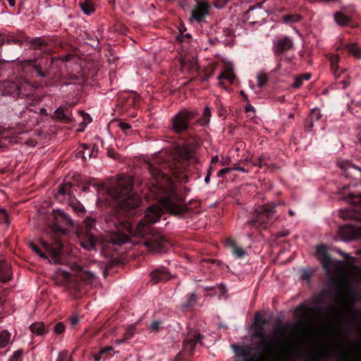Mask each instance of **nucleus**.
Returning a JSON list of instances; mask_svg holds the SVG:
<instances>
[{
  "label": "nucleus",
  "instance_id": "obj_51",
  "mask_svg": "<svg viewBox=\"0 0 361 361\" xmlns=\"http://www.w3.org/2000/svg\"><path fill=\"white\" fill-rule=\"evenodd\" d=\"M70 322L72 326H75L78 323V318L76 316L72 317L70 319Z\"/></svg>",
  "mask_w": 361,
  "mask_h": 361
},
{
  "label": "nucleus",
  "instance_id": "obj_60",
  "mask_svg": "<svg viewBox=\"0 0 361 361\" xmlns=\"http://www.w3.org/2000/svg\"><path fill=\"white\" fill-rule=\"evenodd\" d=\"M180 356H181V353H179V354L176 356V357L175 358V361H178V360H179V359H180Z\"/></svg>",
  "mask_w": 361,
  "mask_h": 361
},
{
  "label": "nucleus",
  "instance_id": "obj_61",
  "mask_svg": "<svg viewBox=\"0 0 361 361\" xmlns=\"http://www.w3.org/2000/svg\"><path fill=\"white\" fill-rule=\"evenodd\" d=\"M340 253H341V255H343L345 257V259H348V258H350V256H349V255H348V254H343V253H341V252H340Z\"/></svg>",
  "mask_w": 361,
  "mask_h": 361
},
{
  "label": "nucleus",
  "instance_id": "obj_20",
  "mask_svg": "<svg viewBox=\"0 0 361 361\" xmlns=\"http://www.w3.org/2000/svg\"><path fill=\"white\" fill-rule=\"evenodd\" d=\"M170 278V274L165 269H158L151 273V280L154 283L166 281Z\"/></svg>",
  "mask_w": 361,
  "mask_h": 361
},
{
  "label": "nucleus",
  "instance_id": "obj_53",
  "mask_svg": "<svg viewBox=\"0 0 361 361\" xmlns=\"http://www.w3.org/2000/svg\"><path fill=\"white\" fill-rule=\"evenodd\" d=\"M61 275L65 278V279H68L69 277V273L68 271H61Z\"/></svg>",
  "mask_w": 361,
  "mask_h": 361
},
{
  "label": "nucleus",
  "instance_id": "obj_62",
  "mask_svg": "<svg viewBox=\"0 0 361 361\" xmlns=\"http://www.w3.org/2000/svg\"><path fill=\"white\" fill-rule=\"evenodd\" d=\"M289 214H290L291 216L295 215V212H294L293 210H291V209H290V210H289Z\"/></svg>",
  "mask_w": 361,
  "mask_h": 361
},
{
  "label": "nucleus",
  "instance_id": "obj_35",
  "mask_svg": "<svg viewBox=\"0 0 361 361\" xmlns=\"http://www.w3.org/2000/svg\"><path fill=\"white\" fill-rule=\"evenodd\" d=\"M82 147L85 150L81 149L78 152V154L85 160H86L87 157L90 159L92 157L93 152L92 151L90 152V149L87 147V146L85 144L82 145Z\"/></svg>",
  "mask_w": 361,
  "mask_h": 361
},
{
  "label": "nucleus",
  "instance_id": "obj_26",
  "mask_svg": "<svg viewBox=\"0 0 361 361\" xmlns=\"http://www.w3.org/2000/svg\"><path fill=\"white\" fill-rule=\"evenodd\" d=\"M334 19L337 24H338L341 26L347 25L350 20V17L345 15L343 12H336L334 14Z\"/></svg>",
  "mask_w": 361,
  "mask_h": 361
},
{
  "label": "nucleus",
  "instance_id": "obj_41",
  "mask_svg": "<svg viewBox=\"0 0 361 361\" xmlns=\"http://www.w3.org/2000/svg\"><path fill=\"white\" fill-rule=\"evenodd\" d=\"M64 329L65 326L62 322L57 323L54 326V331L58 334L63 333Z\"/></svg>",
  "mask_w": 361,
  "mask_h": 361
},
{
  "label": "nucleus",
  "instance_id": "obj_52",
  "mask_svg": "<svg viewBox=\"0 0 361 361\" xmlns=\"http://www.w3.org/2000/svg\"><path fill=\"white\" fill-rule=\"evenodd\" d=\"M233 170L240 171L243 173H247L248 170H246L244 167L236 166L232 169Z\"/></svg>",
  "mask_w": 361,
  "mask_h": 361
},
{
  "label": "nucleus",
  "instance_id": "obj_50",
  "mask_svg": "<svg viewBox=\"0 0 361 361\" xmlns=\"http://www.w3.org/2000/svg\"><path fill=\"white\" fill-rule=\"evenodd\" d=\"M112 350H113V348L111 346L105 347L104 348H102L99 350V354L100 355H104V353H107L109 351H111Z\"/></svg>",
  "mask_w": 361,
  "mask_h": 361
},
{
  "label": "nucleus",
  "instance_id": "obj_10",
  "mask_svg": "<svg viewBox=\"0 0 361 361\" xmlns=\"http://www.w3.org/2000/svg\"><path fill=\"white\" fill-rule=\"evenodd\" d=\"M210 4L204 0L197 1L196 5L192 11L190 21L200 23L208 16Z\"/></svg>",
  "mask_w": 361,
  "mask_h": 361
},
{
  "label": "nucleus",
  "instance_id": "obj_45",
  "mask_svg": "<svg viewBox=\"0 0 361 361\" xmlns=\"http://www.w3.org/2000/svg\"><path fill=\"white\" fill-rule=\"evenodd\" d=\"M196 300H197V297H196V295L195 293H192L190 295V298L188 299V302L187 303V306H191V305H193L195 302H196Z\"/></svg>",
  "mask_w": 361,
  "mask_h": 361
},
{
  "label": "nucleus",
  "instance_id": "obj_28",
  "mask_svg": "<svg viewBox=\"0 0 361 361\" xmlns=\"http://www.w3.org/2000/svg\"><path fill=\"white\" fill-rule=\"evenodd\" d=\"M346 49L357 59H361V47L355 44H349L345 46Z\"/></svg>",
  "mask_w": 361,
  "mask_h": 361
},
{
  "label": "nucleus",
  "instance_id": "obj_8",
  "mask_svg": "<svg viewBox=\"0 0 361 361\" xmlns=\"http://www.w3.org/2000/svg\"><path fill=\"white\" fill-rule=\"evenodd\" d=\"M196 112L183 110L172 119V127L175 132L180 133L187 130L188 122L196 116Z\"/></svg>",
  "mask_w": 361,
  "mask_h": 361
},
{
  "label": "nucleus",
  "instance_id": "obj_1",
  "mask_svg": "<svg viewBox=\"0 0 361 361\" xmlns=\"http://www.w3.org/2000/svg\"><path fill=\"white\" fill-rule=\"evenodd\" d=\"M256 361H361V338L349 342H327L306 347L302 342L265 337L256 331Z\"/></svg>",
  "mask_w": 361,
  "mask_h": 361
},
{
  "label": "nucleus",
  "instance_id": "obj_44",
  "mask_svg": "<svg viewBox=\"0 0 361 361\" xmlns=\"http://www.w3.org/2000/svg\"><path fill=\"white\" fill-rule=\"evenodd\" d=\"M81 116L82 117L83 121L85 123H90L92 121L90 116L84 111L80 112Z\"/></svg>",
  "mask_w": 361,
  "mask_h": 361
},
{
  "label": "nucleus",
  "instance_id": "obj_21",
  "mask_svg": "<svg viewBox=\"0 0 361 361\" xmlns=\"http://www.w3.org/2000/svg\"><path fill=\"white\" fill-rule=\"evenodd\" d=\"M177 159L182 161H188L192 158L193 152L187 146L179 147L177 150Z\"/></svg>",
  "mask_w": 361,
  "mask_h": 361
},
{
  "label": "nucleus",
  "instance_id": "obj_3",
  "mask_svg": "<svg viewBox=\"0 0 361 361\" xmlns=\"http://www.w3.org/2000/svg\"><path fill=\"white\" fill-rule=\"evenodd\" d=\"M132 188V178L120 175L115 186L108 190L113 198L120 200L119 207L123 212L135 209L140 204V197L133 192Z\"/></svg>",
  "mask_w": 361,
  "mask_h": 361
},
{
  "label": "nucleus",
  "instance_id": "obj_56",
  "mask_svg": "<svg viewBox=\"0 0 361 361\" xmlns=\"http://www.w3.org/2000/svg\"><path fill=\"white\" fill-rule=\"evenodd\" d=\"M312 114H317V118H319V111L317 109H313Z\"/></svg>",
  "mask_w": 361,
  "mask_h": 361
},
{
  "label": "nucleus",
  "instance_id": "obj_54",
  "mask_svg": "<svg viewBox=\"0 0 361 361\" xmlns=\"http://www.w3.org/2000/svg\"><path fill=\"white\" fill-rule=\"evenodd\" d=\"M6 1L11 7H14L16 5V0H6Z\"/></svg>",
  "mask_w": 361,
  "mask_h": 361
},
{
  "label": "nucleus",
  "instance_id": "obj_17",
  "mask_svg": "<svg viewBox=\"0 0 361 361\" xmlns=\"http://www.w3.org/2000/svg\"><path fill=\"white\" fill-rule=\"evenodd\" d=\"M293 47V42L292 39L288 37H284L274 43L273 50L274 53H282L290 49Z\"/></svg>",
  "mask_w": 361,
  "mask_h": 361
},
{
  "label": "nucleus",
  "instance_id": "obj_59",
  "mask_svg": "<svg viewBox=\"0 0 361 361\" xmlns=\"http://www.w3.org/2000/svg\"><path fill=\"white\" fill-rule=\"evenodd\" d=\"M204 181L206 183H209V174L205 177Z\"/></svg>",
  "mask_w": 361,
  "mask_h": 361
},
{
  "label": "nucleus",
  "instance_id": "obj_33",
  "mask_svg": "<svg viewBox=\"0 0 361 361\" xmlns=\"http://www.w3.org/2000/svg\"><path fill=\"white\" fill-rule=\"evenodd\" d=\"M28 63L30 66H32L34 71L36 73V75L40 77H44L45 73L43 71V68L40 63H37V62L28 61Z\"/></svg>",
  "mask_w": 361,
  "mask_h": 361
},
{
  "label": "nucleus",
  "instance_id": "obj_6",
  "mask_svg": "<svg viewBox=\"0 0 361 361\" xmlns=\"http://www.w3.org/2000/svg\"><path fill=\"white\" fill-rule=\"evenodd\" d=\"M73 195L72 185L68 182H65L59 189L56 198L60 202H67L69 205L76 212H82L84 207L72 197Z\"/></svg>",
  "mask_w": 361,
  "mask_h": 361
},
{
  "label": "nucleus",
  "instance_id": "obj_37",
  "mask_svg": "<svg viewBox=\"0 0 361 361\" xmlns=\"http://www.w3.org/2000/svg\"><path fill=\"white\" fill-rule=\"evenodd\" d=\"M211 116V111L210 109L207 106H206L204 109L203 111V117L201 119V124H205L209 122V117Z\"/></svg>",
  "mask_w": 361,
  "mask_h": 361
},
{
  "label": "nucleus",
  "instance_id": "obj_16",
  "mask_svg": "<svg viewBox=\"0 0 361 361\" xmlns=\"http://www.w3.org/2000/svg\"><path fill=\"white\" fill-rule=\"evenodd\" d=\"M201 335L196 332H195L193 334H189L183 342L184 350L190 355L197 343L198 342L201 343Z\"/></svg>",
  "mask_w": 361,
  "mask_h": 361
},
{
  "label": "nucleus",
  "instance_id": "obj_27",
  "mask_svg": "<svg viewBox=\"0 0 361 361\" xmlns=\"http://www.w3.org/2000/svg\"><path fill=\"white\" fill-rule=\"evenodd\" d=\"M329 59L330 61L332 73L336 75L339 70L338 63L340 61V57L338 54H333L329 56Z\"/></svg>",
  "mask_w": 361,
  "mask_h": 361
},
{
  "label": "nucleus",
  "instance_id": "obj_31",
  "mask_svg": "<svg viewBox=\"0 0 361 361\" xmlns=\"http://www.w3.org/2000/svg\"><path fill=\"white\" fill-rule=\"evenodd\" d=\"M30 44L33 49L42 50L45 47V42L41 37H36L30 41Z\"/></svg>",
  "mask_w": 361,
  "mask_h": 361
},
{
  "label": "nucleus",
  "instance_id": "obj_34",
  "mask_svg": "<svg viewBox=\"0 0 361 361\" xmlns=\"http://www.w3.org/2000/svg\"><path fill=\"white\" fill-rule=\"evenodd\" d=\"M283 20L285 23H297L301 20V17L298 14L286 15L283 17Z\"/></svg>",
  "mask_w": 361,
  "mask_h": 361
},
{
  "label": "nucleus",
  "instance_id": "obj_19",
  "mask_svg": "<svg viewBox=\"0 0 361 361\" xmlns=\"http://www.w3.org/2000/svg\"><path fill=\"white\" fill-rule=\"evenodd\" d=\"M11 270L8 264L5 260H0V281L6 283L11 279Z\"/></svg>",
  "mask_w": 361,
  "mask_h": 361
},
{
  "label": "nucleus",
  "instance_id": "obj_30",
  "mask_svg": "<svg viewBox=\"0 0 361 361\" xmlns=\"http://www.w3.org/2000/svg\"><path fill=\"white\" fill-rule=\"evenodd\" d=\"M11 334L7 330H2L0 332V348H5L9 343Z\"/></svg>",
  "mask_w": 361,
  "mask_h": 361
},
{
  "label": "nucleus",
  "instance_id": "obj_40",
  "mask_svg": "<svg viewBox=\"0 0 361 361\" xmlns=\"http://www.w3.org/2000/svg\"><path fill=\"white\" fill-rule=\"evenodd\" d=\"M267 76L266 74H259L257 76V84L258 86L262 87L263 86L267 81Z\"/></svg>",
  "mask_w": 361,
  "mask_h": 361
},
{
  "label": "nucleus",
  "instance_id": "obj_29",
  "mask_svg": "<svg viewBox=\"0 0 361 361\" xmlns=\"http://www.w3.org/2000/svg\"><path fill=\"white\" fill-rule=\"evenodd\" d=\"M30 329L33 334L41 336L44 331V324L41 322L33 323L30 325Z\"/></svg>",
  "mask_w": 361,
  "mask_h": 361
},
{
  "label": "nucleus",
  "instance_id": "obj_63",
  "mask_svg": "<svg viewBox=\"0 0 361 361\" xmlns=\"http://www.w3.org/2000/svg\"><path fill=\"white\" fill-rule=\"evenodd\" d=\"M338 298H339V300H341V301L343 300L342 299V294L341 293H339Z\"/></svg>",
  "mask_w": 361,
  "mask_h": 361
},
{
  "label": "nucleus",
  "instance_id": "obj_49",
  "mask_svg": "<svg viewBox=\"0 0 361 361\" xmlns=\"http://www.w3.org/2000/svg\"><path fill=\"white\" fill-rule=\"evenodd\" d=\"M119 126L121 129L125 132L130 128V125L127 123H120Z\"/></svg>",
  "mask_w": 361,
  "mask_h": 361
},
{
  "label": "nucleus",
  "instance_id": "obj_23",
  "mask_svg": "<svg viewBox=\"0 0 361 361\" xmlns=\"http://www.w3.org/2000/svg\"><path fill=\"white\" fill-rule=\"evenodd\" d=\"M80 6L82 12L87 16L92 14L95 11L93 0H82L80 2Z\"/></svg>",
  "mask_w": 361,
  "mask_h": 361
},
{
  "label": "nucleus",
  "instance_id": "obj_32",
  "mask_svg": "<svg viewBox=\"0 0 361 361\" xmlns=\"http://www.w3.org/2000/svg\"><path fill=\"white\" fill-rule=\"evenodd\" d=\"M311 77L310 73H305L301 75L296 76L295 78V81L293 84V87L295 88H299L302 85L304 80H308Z\"/></svg>",
  "mask_w": 361,
  "mask_h": 361
},
{
  "label": "nucleus",
  "instance_id": "obj_11",
  "mask_svg": "<svg viewBox=\"0 0 361 361\" xmlns=\"http://www.w3.org/2000/svg\"><path fill=\"white\" fill-rule=\"evenodd\" d=\"M338 235L343 241L355 240L361 238V228L345 225L339 227Z\"/></svg>",
  "mask_w": 361,
  "mask_h": 361
},
{
  "label": "nucleus",
  "instance_id": "obj_46",
  "mask_svg": "<svg viewBox=\"0 0 361 361\" xmlns=\"http://www.w3.org/2000/svg\"><path fill=\"white\" fill-rule=\"evenodd\" d=\"M343 310L341 308L340 309H338L336 310H335L332 314H331V317L332 318H334L336 322H338L339 319H340V316H341V311Z\"/></svg>",
  "mask_w": 361,
  "mask_h": 361
},
{
  "label": "nucleus",
  "instance_id": "obj_4",
  "mask_svg": "<svg viewBox=\"0 0 361 361\" xmlns=\"http://www.w3.org/2000/svg\"><path fill=\"white\" fill-rule=\"evenodd\" d=\"M49 220L51 222V229L56 234L66 235L73 230L72 219L60 209L54 210Z\"/></svg>",
  "mask_w": 361,
  "mask_h": 361
},
{
  "label": "nucleus",
  "instance_id": "obj_36",
  "mask_svg": "<svg viewBox=\"0 0 361 361\" xmlns=\"http://www.w3.org/2000/svg\"><path fill=\"white\" fill-rule=\"evenodd\" d=\"M23 353L24 352L21 349L15 351L9 357L8 361H22Z\"/></svg>",
  "mask_w": 361,
  "mask_h": 361
},
{
  "label": "nucleus",
  "instance_id": "obj_57",
  "mask_svg": "<svg viewBox=\"0 0 361 361\" xmlns=\"http://www.w3.org/2000/svg\"><path fill=\"white\" fill-rule=\"evenodd\" d=\"M245 109L247 111H250L253 110V107L252 106H247Z\"/></svg>",
  "mask_w": 361,
  "mask_h": 361
},
{
  "label": "nucleus",
  "instance_id": "obj_58",
  "mask_svg": "<svg viewBox=\"0 0 361 361\" xmlns=\"http://www.w3.org/2000/svg\"><path fill=\"white\" fill-rule=\"evenodd\" d=\"M5 43V40L3 38H0V46L4 45Z\"/></svg>",
  "mask_w": 361,
  "mask_h": 361
},
{
  "label": "nucleus",
  "instance_id": "obj_55",
  "mask_svg": "<svg viewBox=\"0 0 361 361\" xmlns=\"http://www.w3.org/2000/svg\"><path fill=\"white\" fill-rule=\"evenodd\" d=\"M102 355H100L99 353L98 355H95L94 356V361H99L102 358Z\"/></svg>",
  "mask_w": 361,
  "mask_h": 361
},
{
  "label": "nucleus",
  "instance_id": "obj_64",
  "mask_svg": "<svg viewBox=\"0 0 361 361\" xmlns=\"http://www.w3.org/2000/svg\"><path fill=\"white\" fill-rule=\"evenodd\" d=\"M44 111H45V109H43V108H42V109H40V112H41V113H43Z\"/></svg>",
  "mask_w": 361,
  "mask_h": 361
},
{
  "label": "nucleus",
  "instance_id": "obj_2",
  "mask_svg": "<svg viewBox=\"0 0 361 361\" xmlns=\"http://www.w3.org/2000/svg\"><path fill=\"white\" fill-rule=\"evenodd\" d=\"M154 161L148 164V169L156 181L152 183L151 190L158 193L157 197L163 196L160 197L157 204L147 208L144 219L139 221L135 227L129 221H114L115 229L110 231L113 233L110 239L113 244L122 245L128 240L130 235H144L149 225L160 220L163 209L174 214L183 211L181 197L175 192L174 185L168 173L169 171L171 172L180 183L188 182V176L181 174L178 166L180 164L176 163L174 166H171L164 163L157 167L155 164H160L159 157L155 158Z\"/></svg>",
  "mask_w": 361,
  "mask_h": 361
},
{
  "label": "nucleus",
  "instance_id": "obj_47",
  "mask_svg": "<svg viewBox=\"0 0 361 361\" xmlns=\"http://www.w3.org/2000/svg\"><path fill=\"white\" fill-rule=\"evenodd\" d=\"M232 170V169L231 168H224L222 169H221L219 172H218V176L219 177H221L224 176V174L225 173H228L229 171H231Z\"/></svg>",
  "mask_w": 361,
  "mask_h": 361
},
{
  "label": "nucleus",
  "instance_id": "obj_15",
  "mask_svg": "<svg viewBox=\"0 0 361 361\" xmlns=\"http://www.w3.org/2000/svg\"><path fill=\"white\" fill-rule=\"evenodd\" d=\"M346 201L353 204L352 210L355 213L354 217L361 220V195L350 192L348 194Z\"/></svg>",
  "mask_w": 361,
  "mask_h": 361
},
{
  "label": "nucleus",
  "instance_id": "obj_9",
  "mask_svg": "<svg viewBox=\"0 0 361 361\" xmlns=\"http://www.w3.org/2000/svg\"><path fill=\"white\" fill-rule=\"evenodd\" d=\"M276 206H269L267 207H260L255 212V219L252 221V224H258L259 226H265L271 222L275 219Z\"/></svg>",
  "mask_w": 361,
  "mask_h": 361
},
{
  "label": "nucleus",
  "instance_id": "obj_18",
  "mask_svg": "<svg viewBox=\"0 0 361 361\" xmlns=\"http://www.w3.org/2000/svg\"><path fill=\"white\" fill-rule=\"evenodd\" d=\"M27 245L37 255L40 257L45 258V253L42 250V248L45 247V240L42 238H39L37 241L30 240Z\"/></svg>",
  "mask_w": 361,
  "mask_h": 361
},
{
  "label": "nucleus",
  "instance_id": "obj_7",
  "mask_svg": "<svg viewBox=\"0 0 361 361\" xmlns=\"http://www.w3.org/2000/svg\"><path fill=\"white\" fill-rule=\"evenodd\" d=\"M317 257L322 262L323 268L326 270L329 274L333 272H339L341 271V267L343 265L341 261L332 260L326 250V247L324 245L318 246L316 251Z\"/></svg>",
  "mask_w": 361,
  "mask_h": 361
},
{
  "label": "nucleus",
  "instance_id": "obj_42",
  "mask_svg": "<svg viewBox=\"0 0 361 361\" xmlns=\"http://www.w3.org/2000/svg\"><path fill=\"white\" fill-rule=\"evenodd\" d=\"M347 165L346 169H348L350 172H357L361 176V169L355 167L350 163H345Z\"/></svg>",
  "mask_w": 361,
  "mask_h": 361
},
{
  "label": "nucleus",
  "instance_id": "obj_24",
  "mask_svg": "<svg viewBox=\"0 0 361 361\" xmlns=\"http://www.w3.org/2000/svg\"><path fill=\"white\" fill-rule=\"evenodd\" d=\"M78 276L82 281L88 284H92L97 280L96 276L93 273L83 270H80L78 272Z\"/></svg>",
  "mask_w": 361,
  "mask_h": 361
},
{
  "label": "nucleus",
  "instance_id": "obj_12",
  "mask_svg": "<svg viewBox=\"0 0 361 361\" xmlns=\"http://www.w3.org/2000/svg\"><path fill=\"white\" fill-rule=\"evenodd\" d=\"M145 245L151 252H164L166 251L169 243L164 236L157 235L152 240L146 241Z\"/></svg>",
  "mask_w": 361,
  "mask_h": 361
},
{
  "label": "nucleus",
  "instance_id": "obj_38",
  "mask_svg": "<svg viewBox=\"0 0 361 361\" xmlns=\"http://www.w3.org/2000/svg\"><path fill=\"white\" fill-rule=\"evenodd\" d=\"M0 218L7 226L10 225L11 221L5 209H0Z\"/></svg>",
  "mask_w": 361,
  "mask_h": 361
},
{
  "label": "nucleus",
  "instance_id": "obj_5",
  "mask_svg": "<svg viewBox=\"0 0 361 361\" xmlns=\"http://www.w3.org/2000/svg\"><path fill=\"white\" fill-rule=\"evenodd\" d=\"M94 220L92 218H87L83 221V227L77 232L80 245L87 250H96L98 240L94 238L92 228Z\"/></svg>",
  "mask_w": 361,
  "mask_h": 361
},
{
  "label": "nucleus",
  "instance_id": "obj_25",
  "mask_svg": "<svg viewBox=\"0 0 361 361\" xmlns=\"http://www.w3.org/2000/svg\"><path fill=\"white\" fill-rule=\"evenodd\" d=\"M226 245L232 249V252L238 258L243 257L245 252L242 247H238L235 245L232 239H228L226 241Z\"/></svg>",
  "mask_w": 361,
  "mask_h": 361
},
{
  "label": "nucleus",
  "instance_id": "obj_39",
  "mask_svg": "<svg viewBox=\"0 0 361 361\" xmlns=\"http://www.w3.org/2000/svg\"><path fill=\"white\" fill-rule=\"evenodd\" d=\"M56 361H71V357L68 352L63 351L59 354Z\"/></svg>",
  "mask_w": 361,
  "mask_h": 361
},
{
  "label": "nucleus",
  "instance_id": "obj_13",
  "mask_svg": "<svg viewBox=\"0 0 361 361\" xmlns=\"http://www.w3.org/2000/svg\"><path fill=\"white\" fill-rule=\"evenodd\" d=\"M63 248V245L61 240L57 241L56 245L50 248L47 246V253H48L51 257L50 262L55 264L60 263L61 262V253Z\"/></svg>",
  "mask_w": 361,
  "mask_h": 361
},
{
  "label": "nucleus",
  "instance_id": "obj_14",
  "mask_svg": "<svg viewBox=\"0 0 361 361\" xmlns=\"http://www.w3.org/2000/svg\"><path fill=\"white\" fill-rule=\"evenodd\" d=\"M235 76L233 73V68L231 63H226L224 66L223 71L217 76L219 80L218 85L223 87L222 79L227 80L230 84H233L235 80Z\"/></svg>",
  "mask_w": 361,
  "mask_h": 361
},
{
  "label": "nucleus",
  "instance_id": "obj_22",
  "mask_svg": "<svg viewBox=\"0 0 361 361\" xmlns=\"http://www.w3.org/2000/svg\"><path fill=\"white\" fill-rule=\"evenodd\" d=\"M70 111L68 108L59 107L54 113V117L57 120L63 122H68L71 121L69 117Z\"/></svg>",
  "mask_w": 361,
  "mask_h": 361
},
{
  "label": "nucleus",
  "instance_id": "obj_43",
  "mask_svg": "<svg viewBox=\"0 0 361 361\" xmlns=\"http://www.w3.org/2000/svg\"><path fill=\"white\" fill-rule=\"evenodd\" d=\"M228 2V0H215L214 6L217 8H224Z\"/></svg>",
  "mask_w": 361,
  "mask_h": 361
},
{
  "label": "nucleus",
  "instance_id": "obj_48",
  "mask_svg": "<svg viewBox=\"0 0 361 361\" xmlns=\"http://www.w3.org/2000/svg\"><path fill=\"white\" fill-rule=\"evenodd\" d=\"M160 322L159 321H154L151 324V329L154 331H157L160 326Z\"/></svg>",
  "mask_w": 361,
  "mask_h": 361
}]
</instances>
